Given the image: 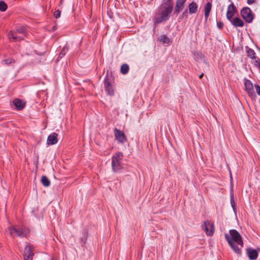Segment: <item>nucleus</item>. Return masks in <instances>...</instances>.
<instances>
[{"mask_svg":"<svg viewBox=\"0 0 260 260\" xmlns=\"http://www.w3.org/2000/svg\"><path fill=\"white\" fill-rule=\"evenodd\" d=\"M185 0H177L175 7V13L178 14L184 8Z\"/></svg>","mask_w":260,"mask_h":260,"instance_id":"obj_15","label":"nucleus"},{"mask_svg":"<svg viewBox=\"0 0 260 260\" xmlns=\"http://www.w3.org/2000/svg\"><path fill=\"white\" fill-rule=\"evenodd\" d=\"M41 181L43 185L45 187H48L50 184V181L46 176H43L41 178Z\"/></svg>","mask_w":260,"mask_h":260,"instance_id":"obj_21","label":"nucleus"},{"mask_svg":"<svg viewBox=\"0 0 260 260\" xmlns=\"http://www.w3.org/2000/svg\"><path fill=\"white\" fill-rule=\"evenodd\" d=\"M242 18L247 23H251L253 19V15L251 9L248 7L244 8L241 11Z\"/></svg>","mask_w":260,"mask_h":260,"instance_id":"obj_5","label":"nucleus"},{"mask_svg":"<svg viewBox=\"0 0 260 260\" xmlns=\"http://www.w3.org/2000/svg\"><path fill=\"white\" fill-rule=\"evenodd\" d=\"M212 8V4L210 2H208L205 6V17L206 20H207L210 12Z\"/></svg>","mask_w":260,"mask_h":260,"instance_id":"obj_18","label":"nucleus"},{"mask_svg":"<svg viewBox=\"0 0 260 260\" xmlns=\"http://www.w3.org/2000/svg\"><path fill=\"white\" fill-rule=\"evenodd\" d=\"M245 89L249 96L252 99H255L256 95L254 91L253 86L252 83L248 80H246L244 83Z\"/></svg>","mask_w":260,"mask_h":260,"instance_id":"obj_9","label":"nucleus"},{"mask_svg":"<svg viewBox=\"0 0 260 260\" xmlns=\"http://www.w3.org/2000/svg\"><path fill=\"white\" fill-rule=\"evenodd\" d=\"M230 234V235L228 234H225L226 241L235 253L239 254H241V250L238 246L241 247L243 246L241 236L236 230H231Z\"/></svg>","mask_w":260,"mask_h":260,"instance_id":"obj_2","label":"nucleus"},{"mask_svg":"<svg viewBox=\"0 0 260 260\" xmlns=\"http://www.w3.org/2000/svg\"><path fill=\"white\" fill-rule=\"evenodd\" d=\"M158 40L163 43H169L170 42V39L165 35L160 36Z\"/></svg>","mask_w":260,"mask_h":260,"instance_id":"obj_24","label":"nucleus"},{"mask_svg":"<svg viewBox=\"0 0 260 260\" xmlns=\"http://www.w3.org/2000/svg\"><path fill=\"white\" fill-rule=\"evenodd\" d=\"M7 5L4 2H0V11L2 12L5 11L7 9Z\"/></svg>","mask_w":260,"mask_h":260,"instance_id":"obj_25","label":"nucleus"},{"mask_svg":"<svg viewBox=\"0 0 260 260\" xmlns=\"http://www.w3.org/2000/svg\"><path fill=\"white\" fill-rule=\"evenodd\" d=\"M4 61L5 62L6 64H11L12 62H14V60L13 59L10 58V59H5V60H4Z\"/></svg>","mask_w":260,"mask_h":260,"instance_id":"obj_29","label":"nucleus"},{"mask_svg":"<svg viewBox=\"0 0 260 260\" xmlns=\"http://www.w3.org/2000/svg\"><path fill=\"white\" fill-rule=\"evenodd\" d=\"M231 23L235 27H243L244 22L239 17H235L230 21Z\"/></svg>","mask_w":260,"mask_h":260,"instance_id":"obj_17","label":"nucleus"},{"mask_svg":"<svg viewBox=\"0 0 260 260\" xmlns=\"http://www.w3.org/2000/svg\"><path fill=\"white\" fill-rule=\"evenodd\" d=\"M129 71V67L126 64V63H124V64H122V66H121V68H120V71L121 72V73H122L123 74H126Z\"/></svg>","mask_w":260,"mask_h":260,"instance_id":"obj_22","label":"nucleus"},{"mask_svg":"<svg viewBox=\"0 0 260 260\" xmlns=\"http://www.w3.org/2000/svg\"><path fill=\"white\" fill-rule=\"evenodd\" d=\"M255 0H247V2L248 4L250 5L254 2Z\"/></svg>","mask_w":260,"mask_h":260,"instance_id":"obj_31","label":"nucleus"},{"mask_svg":"<svg viewBox=\"0 0 260 260\" xmlns=\"http://www.w3.org/2000/svg\"><path fill=\"white\" fill-rule=\"evenodd\" d=\"M203 76H204V73H202V74L200 75V76H199V78H200V79H201V78L203 77Z\"/></svg>","mask_w":260,"mask_h":260,"instance_id":"obj_33","label":"nucleus"},{"mask_svg":"<svg viewBox=\"0 0 260 260\" xmlns=\"http://www.w3.org/2000/svg\"><path fill=\"white\" fill-rule=\"evenodd\" d=\"M8 37L10 40L14 42L19 41L23 39V36L17 33L16 30L10 31L8 34Z\"/></svg>","mask_w":260,"mask_h":260,"instance_id":"obj_11","label":"nucleus"},{"mask_svg":"<svg viewBox=\"0 0 260 260\" xmlns=\"http://www.w3.org/2000/svg\"><path fill=\"white\" fill-rule=\"evenodd\" d=\"M61 12L59 10H56L54 13V16L56 18H58L60 16Z\"/></svg>","mask_w":260,"mask_h":260,"instance_id":"obj_27","label":"nucleus"},{"mask_svg":"<svg viewBox=\"0 0 260 260\" xmlns=\"http://www.w3.org/2000/svg\"><path fill=\"white\" fill-rule=\"evenodd\" d=\"M13 103L17 110H21L23 109L25 105V102L18 99H14L13 101Z\"/></svg>","mask_w":260,"mask_h":260,"instance_id":"obj_14","label":"nucleus"},{"mask_svg":"<svg viewBox=\"0 0 260 260\" xmlns=\"http://www.w3.org/2000/svg\"><path fill=\"white\" fill-rule=\"evenodd\" d=\"M33 255L31 246L29 244H27L23 251L24 260H32Z\"/></svg>","mask_w":260,"mask_h":260,"instance_id":"obj_10","label":"nucleus"},{"mask_svg":"<svg viewBox=\"0 0 260 260\" xmlns=\"http://www.w3.org/2000/svg\"><path fill=\"white\" fill-rule=\"evenodd\" d=\"M68 51V48L67 47H64L63 49H62L61 51L60 52L59 54L58 57L60 58L63 57L65 55V54L67 53V52Z\"/></svg>","mask_w":260,"mask_h":260,"instance_id":"obj_26","label":"nucleus"},{"mask_svg":"<svg viewBox=\"0 0 260 260\" xmlns=\"http://www.w3.org/2000/svg\"><path fill=\"white\" fill-rule=\"evenodd\" d=\"M223 24L222 23H219L218 24V26L219 28H221L222 27Z\"/></svg>","mask_w":260,"mask_h":260,"instance_id":"obj_32","label":"nucleus"},{"mask_svg":"<svg viewBox=\"0 0 260 260\" xmlns=\"http://www.w3.org/2000/svg\"><path fill=\"white\" fill-rule=\"evenodd\" d=\"M198 7V5L196 3L192 2L190 3L188 6L189 13H196L197 12Z\"/></svg>","mask_w":260,"mask_h":260,"instance_id":"obj_20","label":"nucleus"},{"mask_svg":"<svg viewBox=\"0 0 260 260\" xmlns=\"http://www.w3.org/2000/svg\"><path fill=\"white\" fill-rule=\"evenodd\" d=\"M105 90L109 95H113L114 93V85L107 75L104 81Z\"/></svg>","mask_w":260,"mask_h":260,"instance_id":"obj_6","label":"nucleus"},{"mask_svg":"<svg viewBox=\"0 0 260 260\" xmlns=\"http://www.w3.org/2000/svg\"><path fill=\"white\" fill-rule=\"evenodd\" d=\"M58 135L55 133L51 134L47 138V144L48 145H54L57 143Z\"/></svg>","mask_w":260,"mask_h":260,"instance_id":"obj_13","label":"nucleus"},{"mask_svg":"<svg viewBox=\"0 0 260 260\" xmlns=\"http://www.w3.org/2000/svg\"><path fill=\"white\" fill-rule=\"evenodd\" d=\"M173 4L172 0H163L159 10L153 19L154 24L156 25L168 20L172 12Z\"/></svg>","mask_w":260,"mask_h":260,"instance_id":"obj_1","label":"nucleus"},{"mask_svg":"<svg viewBox=\"0 0 260 260\" xmlns=\"http://www.w3.org/2000/svg\"><path fill=\"white\" fill-rule=\"evenodd\" d=\"M255 88L257 94L260 96V86L257 84L255 85Z\"/></svg>","mask_w":260,"mask_h":260,"instance_id":"obj_30","label":"nucleus"},{"mask_svg":"<svg viewBox=\"0 0 260 260\" xmlns=\"http://www.w3.org/2000/svg\"><path fill=\"white\" fill-rule=\"evenodd\" d=\"M253 63L256 67L260 69V59L257 58L256 59L255 61H254Z\"/></svg>","mask_w":260,"mask_h":260,"instance_id":"obj_28","label":"nucleus"},{"mask_svg":"<svg viewBox=\"0 0 260 260\" xmlns=\"http://www.w3.org/2000/svg\"><path fill=\"white\" fill-rule=\"evenodd\" d=\"M247 253L250 260H254L256 259L258 256V252L255 249L248 248L247 249Z\"/></svg>","mask_w":260,"mask_h":260,"instance_id":"obj_16","label":"nucleus"},{"mask_svg":"<svg viewBox=\"0 0 260 260\" xmlns=\"http://www.w3.org/2000/svg\"><path fill=\"white\" fill-rule=\"evenodd\" d=\"M236 12V8L233 3H231L228 7L226 12V18L229 21H231L233 16Z\"/></svg>","mask_w":260,"mask_h":260,"instance_id":"obj_12","label":"nucleus"},{"mask_svg":"<svg viewBox=\"0 0 260 260\" xmlns=\"http://www.w3.org/2000/svg\"><path fill=\"white\" fill-rule=\"evenodd\" d=\"M114 134L115 140L119 143L123 144L126 141V137L122 131L117 128H115L114 129Z\"/></svg>","mask_w":260,"mask_h":260,"instance_id":"obj_8","label":"nucleus"},{"mask_svg":"<svg viewBox=\"0 0 260 260\" xmlns=\"http://www.w3.org/2000/svg\"><path fill=\"white\" fill-rule=\"evenodd\" d=\"M246 52L247 56L251 59H254V61L258 58L256 56L254 51L248 47H246Z\"/></svg>","mask_w":260,"mask_h":260,"instance_id":"obj_19","label":"nucleus"},{"mask_svg":"<svg viewBox=\"0 0 260 260\" xmlns=\"http://www.w3.org/2000/svg\"><path fill=\"white\" fill-rule=\"evenodd\" d=\"M7 231L11 236L16 235L18 237L26 236L29 232L28 230L25 228L19 227L17 228L12 226L8 228Z\"/></svg>","mask_w":260,"mask_h":260,"instance_id":"obj_4","label":"nucleus"},{"mask_svg":"<svg viewBox=\"0 0 260 260\" xmlns=\"http://www.w3.org/2000/svg\"><path fill=\"white\" fill-rule=\"evenodd\" d=\"M231 204H232V206L233 207H234V205H233V202H232V200H231Z\"/></svg>","mask_w":260,"mask_h":260,"instance_id":"obj_34","label":"nucleus"},{"mask_svg":"<svg viewBox=\"0 0 260 260\" xmlns=\"http://www.w3.org/2000/svg\"><path fill=\"white\" fill-rule=\"evenodd\" d=\"M203 230H204L208 236H211L214 232V228L213 223L209 220H206L202 225Z\"/></svg>","mask_w":260,"mask_h":260,"instance_id":"obj_7","label":"nucleus"},{"mask_svg":"<svg viewBox=\"0 0 260 260\" xmlns=\"http://www.w3.org/2000/svg\"><path fill=\"white\" fill-rule=\"evenodd\" d=\"M123 154L121 152L116 153L112 157V167L114 172H117L122 169Z\"/></svg>","mask_w":260,"mask_h":260,"instance_id":"obj_3","label":"nucleus"},{"mask_svg":"<svg viewBox=\"0 0 260 260\" xmlns=\"http://www.w3.org/2000/svg\"><path fill=\"white\" fill-rule=\"evenodd\" d=\"M17 33L21 34L24 38L26 36V28L24 26H20L17 28Z\"/></svg>","mask_w":260,"mask_h":260,"instance_id":"obj_23","label":"nucleus"}]
</instances>
